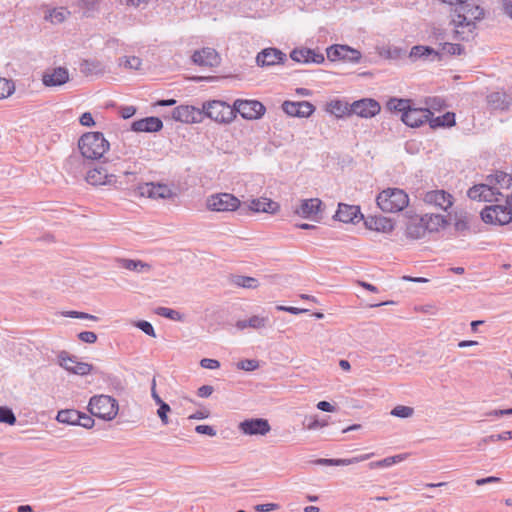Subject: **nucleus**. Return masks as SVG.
I'll return each instance as SVG.
<instances>
[{"mask_svg": "<svg viewBox=\"0 0 512 512\" xmlns=\"http://www.w3.org/2000/svg\"><path fill=\"white\" fill-rule=\"evenodd\" d=\"M449 7V25L453 39L471 41L477 35L478 23L485 19V9L470 0H438Z\"/></svg>", "mask_w": 512, "mask_h": 512, "instance_id": "f257e3e1", "label": "nucleus"}, {"mask_svg": "<svg viewBox=\"0 0 512 512\" xmlns=\"http://www.w3.org/2000/svg\"><path fill=\"white\" fill-rule=\"evenodd\" d=\"M78 147L85 159L97 160L109 149V142L101 132H87L80 137Z\"/></svg>", "mask_w": 512, "mask_h": 512, "instance_id": "f03ea898", "label": "nucleus"}, {"mask_svg": "<svg viewBox=\"0 0 512 512\" xmlns=\"http://www.w3.org/2000/svg\"><path fill=\"white\" fill-rule=\"evenodd\" d=\"M376 202L383 212L397 213L408 207L409 196L400 188H387L378 194Z\"/></svg>", "mask_w": 512, "mask_h": 512, "instance_id": "7ed1b4c3", "label": "nucleus"}, {"mask_svg": "<svg viewBox=\"0 0 512 512\" xmlns=\"http://www.w3.org/2000/svg\"><path fill=\"white\" fill-rule=\"evenodd\" d=\"M88 411L99 419L111 421L117 416L119 406L115 398L101 394L90 398Z\"/></svg>", "mask_w": 512, "mask_h": 512, "instance_id": "20e7f679", "label": "nucleus"}, {"mask_svg": "<svg viewBox=\"0 0 512 512\" xmlns=\"http://www.w3.org/2000/svg\"><path fill=\"white\" fill-rule=\"evenodd\" d=\"M203 118L208 117L216 122L227 123L232 119L233 109L230 105L220 100H211L203 103L201 112Z\"/></svg>", "mask_w": 512, "mask_h": 512, "instance_id": "39448f33", "label": "nucleus"}, {"mask_svg": "<svg viewBox=\"0 0 512 512\" xmlns=\"http://www.w3.org/2000/svg\"><path fill=\"white\" fill-rule=\"evenodd\" d=\"M480 216L484 223L493 225H505L512 220V212L505 205L486 206Z\"/></svg>", "mask_w": 512, "mask_h": 512, "instance_id": "423d86ee", "label": "nucleus"}, {"mask_svg": "<svg viewBox=\"0 0 512 512\" xmlns=\"http://www.w3.org/2000/svg\"><path fill=\"white\" fill-rule=\"evenodd\" d=\"M207 207L212 211H235L240 207V200L230 193L211 195L207 199Z\"/></svg>", "mask_w": 512, "mask_h": 512, "instance_id": "0eeeda50", "label": "nucleus"}, {"mask_svg": "<svg viewBox=\"0 0 512 512\" xmlns=\"http://www.w3.org/2000/svg\"><path fill=\"white\" fill-rule=\"evenodd\" d=\"M58 363L66 371L80 376L89 374L93 369L91 364L78 361L76 356L70 355L66 351H61L58 354Z\"/></svg>", "mask_w": 512, "mask_h": 512, "instance_id": "6e6552de", "label": "nucleus"}, {"mask_svg": "<svg viewBox=\"0 0 512 512\" xmlns=\"http://www.w3.org/2000/svg\"><path fill=\"white\" fill-rule=\"evenodd\" d=\"M233 107L243 118L249 120L261 118L266 111L265 106L257 100L237 99Z\"/></svg>", "mask_w": 512, "mask_h": 512, "instance_id": "1a4fd4ad", "label": "nucleus"}, {"mask_svg": "<svg viewBox=\"0 0 512 512\" xmlns=\"http://www.w3.org/2000/svg\"><path fill=\"white\" fill-rule=\"evenodd\" d=\"M381 110L380 104L372 98L356 100L349 105V114H355L362 118H372Z\"/></svg>", "mask_w": 512, "mask_h": 512, "instance_id": "9d476101", "label": "nucleus"}, {"mask_svg": "<svg viewBox=\"0 0 512 512\" xmlns=\"http://www.w3.org/2000/svg\"><path fill=\"white\" fill-rule=\"evenodd\" d=\"M327 58L330 61L343 60L351 63H358L361 53L347 45H332L327 48Z\"/></svg>", "mask_w": 512, "mask_h": 512, "instance_id": "9b49d317", "label": "nucleus"}, {"mask_svg": "<svg viewBox=\"0 0 512 512\" xmlns=\"http://www.w3.org/2000/svg\"><path fill=\"white\" fill-rule=\"evenodd\" d=\"M286 61V54L274 47L262 49L256 56V63L260 67H271L284 64Z\"/></svg>", "mask_w": 512, "mask_h": 512, "instance_id": "f8f14e48", "label": "nucleus"}, {"mask_svg": "<svg viewBox=\"0 0 512 512\" xmlns=\"http://www.w3.org/2000/svg\"><path fill=\"white\" fill-rule=\"evenodd\" d=\"M172 118L183 123H200L203 120V111L192 105H180L173 109Z\"/></svg>", "mask_w": 512, "mask_h": 512, "instance_id": "ddd939ff", "label": "nucleus"}, {"mask_svg": "<svg viewBox=\"0 0 512 512\" xmlns=\"http://www.w3.org/2000/svg\"><path fill=\"white\" fill-rule=\"evenodd\" d=\"M433 113L429 108H412L408 111H404L401 115V120L410 127H420L424 123L428 122Z\"/></svg>", "mask_w": 512, "mask_h": 512, "instance_id": "4468645a", "label": "nucleus"}, {"mask_svg": "<svg viewBox=\"0 0 512 512\" xmlns=\"http://www.w3.org/2000/svg\"><path fill=\"white\" fill-rule=\"evenodd\" d=\"M240 431L245 435H266L271 427L264 418L246 419L239 424Z\"/></svg>", "mask_w": 512, "mask_h": 512, "instance_id": "2eb2a0df", "label": "nucleus"}, {"mask_svg": "<svg viewBox=\"0 0 512 512\" xmlns=\"http://www.w3.org/2000/svg\"><path fill=\"white\" fill-rule=\"evenodd\" d=\"M139 189L141 195L152 199H170L175 196L172 189L162 183H145Z\"/></svg>", "mask_w": 512, "mask_h": 512, "instance_id": "dca6fc26", "label": "nucleus"}, {"mask_svg": "<svg viewBox=\"0 0 512 512\" xmlns=\"http://www.w3.org/2000/svg\"><path fill=\"white\" fill-rule=\"evenodd\" d=\"M425 216H408V222L406 224V236L411 239H420L423 238L428 230V226L426 224Z\"/></svg>", "mask_w": 512, "mask_h": 512, "instance_id": "f3484780", "label": "nucleus"}, {"mask_svg": "<svg viewBox=\"0 0 512 512\" xmlns=\"http://www.w3.org/2000/svg\"><path fill=\"white\" fill-rule=\"evenodd\" d=\"M191 58L193 63L203 67H216L220 63V57L218 53L215 49L210 47L196 50Z\"/></svg>", "mask_w": 512, "mask_h": 512, "instance_id": "a211bd4d", "label": "nucleus"}, {"mask_svg": "<svg viewBox=\"0 0 512 512\" xmlns=\"http://www.w3.org/2000/svg\"><path fill=\"white\" fill-rule=\"evenodd\" d=\"M290 58L297 63H315L322 64L325 61L323 54L315 52V50L301 47L295 48L290 52Z\"/></svg>", "mask_w": 512, "mask_h": 512, "instance_id": "6ab92c4d", "label": "nucleus"}, {"mask_svg": "<svg viewBox=\"0 0 512 512\" xmlns=\"http://www.w3.org/2000/svg\"><path fill=\"white\" fill-rule=\"evenodd\" d=\"M424 202L434 205L444 211L450 208L453 204L452 195L444 190H431L425 193Z\"/></svg>", "mask_w": 512, "mask_h": 512, "instance_id": "aec40b11", "label": "nucleus"}, {"mask_svg": "<svg viewBox=\"0 0 512 512\" xmlns=\"http://www.w3.org/2000/svg\"><path fill=\"white\" fill-rule=\"evenodd\" d=\"M334 217L343 223H355L362 219L363 215L359 206L339 203Z\"/></svg>", "mask_w": 512, "mask_h": 512, "instance_id": "412c9836", "label": "nucleus"}, {"mask_svg": "<svg viewBox=\"0 0 512 512\" xmlns=\"http://www.w3.org/2000/svg\"><path fill=\"white\" fill-rule=\"evenodd\" d=\"M69 73L64 67H57L51 71L44 72L42 82L47 87L61 86L68 82Z\"/></svg>", "mask_w": 512, "mask_h": 512, "instance_id": "4be33fe9", "label": "nucleus"}, {"mask_svg": "<svg viewBox=\"0 0 512 512\" xmlns=\"http://www.w3.org/2000/svg\"><path fill=\"white\" fill-rule=\"evenodd\" d=\"M85 179L89 184L98 186L111 184L115 180V176L109 174L106 168L100 166L88 170Z\"/></svg>", "mask_w": 512, "mask_h": 512, "instance_id": "5701e85b", "label": "nucleus"}, {"mask_svg": "<svg viewBox=\"0 0 512 512\" xmlns=\"http://www.w3.org/2000/svg\"><path fill=\"white\" fill-rule=\"evenodd\" d=\"M162 128L161 119L154 116L136 120L131 125V130L135 132H158Z\"/></svg>", "mask_w": 512, "mask_h": 512, "instance_id": "b1692460", "label": "nucleus"}, {"mask_svg": "<svg viewBox=\"0 0 512 512\" xmlns=\"http://www.w3.org/2000/svg\"><path fill=\"white\" fill-rule=\"evenodd\" d=\"M322 201L318 198L304 199L295 209V213L303 218H311L320 212Z\"/></svg>", "mask_w": 512, "mask_h": 512, "instance_id": "393cba45", "label": "nucleus"}, {"mask_svg": "<svg viewBox=\"0 0 512 512\" xmlns=\"http://www.w3.org/2000/svg\"><path fill=\"white\" fill-rule=\"evenodd\" d=\"M487 102L492 109L508 110L512 105V97L504 91H495L487 96Z\"/></svg>", "mask_w": 512, "mask_h": 512, "instance_id": "a878e982", "label": "nucleus"}, {"mask_svg": "<svg viewBox=\"0 0 512 512\" xmlns=\"http://www.w3.org/2000/svg\"><path fill=\"white\" fill-rule=\"evenodd\" d=\"M372 454H365L356 456L350 459H328V458H319L314 460L312 463L321 466H348L354 463H359L365 461L371 457Z\"/></svg>", "mask_w": 512, "mask_h": 512, "instance_id": "bb28decb", "label": "nucleus"}, {"mask_svg": "<svg viewBox=\"0 0 512 512\" xmlns=\"http://www.w3.org/2000/svg\"><path fill=\"white\" fill-rule=\"evenodd\" d=\"M365 225L368 229L376 230L379 232H391L394 229L393 222L386 217H368L365 220Z\"/></svg>", "mask_w": 512, "mask_h": 512, "instance_id": "cd10ccee", "label": "nucleus"}, {"mask_svg": "<svg viewBox=\"0 0 512 512\" xmlns=\"http://www.w3.org/2000/svg\"><path fill=\"white\" fill-rule=\"evenodd\" d=\"M278 209V203L267 198L253 199L249 205V210L252 212L275 213Z\"/></svg>", "mask_w": 512, "mask_h": 512, "instance_id": "c85d7f7f", "label": "nucleus"}, {"mask_svg": "<svg viewBox=\"0 0 512 512\" xmlns=\"http://www.w3.org/2000/svg\"><path fill=\"white\" fill-rule=\"evenodd\" d=\"M117 263L122 268L138 273L148 272L151 270V265L141 260L119 258L117 259Z\"/></svg>", "mask_w": 512, "mask_h": 512, "instance_id": "c756f323", "label": "nucleus"}, {"mask_svg": "<svg viewBox=\"0 0 512 512\" xmlns=\"http://www.w3.org/2000/svg\"><path fill=\"white\" fill-rule=\"evenodd\" d=\"M84 159L82 155H71L65 163L66 171L74 177H77L78 174H82L84 170Z\"/></svg>", "mask_w": 512, "mask_h": 512, "instance_id": "7c9ffc66", "label": "nucleus"}, {"mask_svg": "<svg viewBox=\"0 0 512 512\" xmlns=\"http://www.w3.org/2000/svg\"><path fill=\"white\" fill-rule=\"evenodd\" d=\"M436 51L439 52L436 58L440 60L443 55H461L464 51V47L458 43L440 42L439 49Z\"/></svg>", "mask_w": 512, "mask_h": 512, "instance_id": "2f4dec72", "label": "nucleus"}, {"mask_svg": "<svg viewBox=\"0 0 512 512\" xmlns=\"http://www.w3.org/2000/svg\"><path fill=\"white\" fill-rule=\"evenodd\" d=\"M429 125L431 128L439 127H451L455 125V114L452 112H446L445 114L438 117H430Z\"/></svg>", "mask_w": 512, "mask_h": 512, "instance_id": "473e14b6", "label": "nucleus"}, {"mask_svg": "<svg viewBox=\"0 0 512 512\" xmlns=\"http://www.w3.org/2000/svg\"><path fill=\"white\" fill-rule=\"evenodd\" d=\"M267 322H268L267 317H260V316L255 315V316H252L251 318H249L248 320L237 321L236 327L239 330H244L248 327L254 328V329H259V328L265 327Z\"/></svg>", "mask_w": 512, "mask_h": 512, "instance_id": "72a5a7b5", "label": "nucleus"}, {"mask_svg": "<svg viewBox=\"0 0 512 512\" xmlns=\"http://www.w3.org/2000/svg\"><path fill=\"white\" fill-rule=\"evenodd\" d=\"M433 55L434 58L439 55V52L429 46L416 45L411 48L409 57L413 59H426Z\"/></svg>", "mask_w": 512, "mask_h": 512, "instance_id": "f704fd0d", "label": "nucleus"}, {"mask_svg": "<svg viewBox=\"0 0 512 512\" xmlns=\"http://www.w3.org/2000/svg\"><path fill=\"white\" fill-rule=\"evenodd\" d=\"M56 420L60 423L76 425L79 420V411L75 409L60 410L56 416Z\"/></svg>", "mask_w": 512, "mask_h": 512, "instance_id": "c9c22d12", "label": "nucleus"}, {"mask_svg": "<svg viewBox=\"0 0 512 512\" xmlns=\"http://www.w3.org/2000/svg\"><path fill=\"white\" fill-rule=\"evenodd\" d=\"M69 15L70 12L66 8L60 7L49 10L45 14L44 19L51 23L58 24L62 23Z\"/></svg>", "mask_w": 512, "mask_h": 512, "instance_id": "e433bc0d", "label": "nucleus"}, {"mask_svg": "<svg viewBox=\"0 0 512 512\" xmlns=\"http://www.w3.org/2000/svg\"><path fill=\"white\" fill-rule=\"evenodd\" d=\"M411 100L392 97L387 101L386 107L390 111L401 112L408 111L410 109Z\"/></svg>", "mask_w": 512, "mask_h": 512, "instance_id": "4c0bfd02", "label": "nucleus"}, {"mask_svg": "<svg viewBox=\"0 0 512 512\" xmlns=\"http://www.w3.org/2000/svg\"><path fill=\"white\" fill-rule=\"evenodd\" d=\"M100 1L101 0H79L77 7L82 12L83 16L89 17L99 10Z\"/></svg>", "mask_w": 512, "mask_h": 512, "instance_id": "58836bf2", "label": "nucleus"}, {"mask_svg": "<svg viewBox=\"0 0 512 512\" xmlns=\"http://www.w3.org/2000/svg\"><path fill=\"white\" fill-rule=\"evenodd\" d=\"M231 281L236 286L248 289L257 288L259 285V282L256 278L249 276L234 275L232 276Z\"/></svg>", "mask_w": 512, "mask_h": 512, "instance_id": "ea45409f", "label": "nucleus"}, {"mask_svg": "<svg viewBox=\"0 0 512 512\" xmlns=\"http://www.w3.org/2000/svg\"><path fill=\"white\" fill-rule=\"evenodd\" d=\"M455 230L465 232L470 229V216L467 213L455 214Z\"/></svg>", "mask_w": 512, "mask_h": 512, "instance_id": "a19ab883", "label": "nucleus"}, {"mask_svg": "<svg viewBox=\"0 0 512 512\" xmlns=\"http://www.w3.org/2000/svg\"><path fill=\"white\" fill-rule=\"evenodd\" d=\"M446 220L443 215H431L426 217V224L428 226L429 232L437 231L439 227H444L446 225Z\"/></svg>", "mask_w": 512, "mask_h": 512, "instance_id": "79ce46f5", "label": "nucleus"}, {"mask_svg": "<svg viewBox=\"0 0 512 512\" xmlns=\"http://www.w3.org/2000/svg\"><path fill=\"white\" fill-rule=\"evenodd\" d=\"M15 91V85L12 80L0 77V99L12 95Z\"/></svg>", "mask_w": 512, "mask_h": 512, "instance_id": "37998d69", "label": "nucleus"}, {"mask_svg": "<svg viewBox=\"0 0 512 512\" xmlns=\"http://www.w3.org/2000/svg\"><path fill=\"white\" fill-rule=\"evenodd\" d=\"M119 65L132 70H139L142 65V60L137 56H125L119 59Z\"/></svg>", "mask_w": 512, "mask_h": 512, "instance_id": "c03bdc74", "label": "nucleus"}, {"mask_svg": "<svg viewBox=\"0 0 512 512\" xmlns=\"http://www.w3.org/2000/svg\"><path fill=\"white\" fill-rule=\"evenodd\" d=\"M507 439H512V430L504 431L500 434H492V435L486 436L480 440L478 445H479V447H481L482 445H485L487 443L502 441V440H507Z\"/></svg>", "mask_w": 512, "mask_h": 512, "instance_id": "a18cd8bd", "label": "nucleus"}, {"mask_svg": "<svg viewBox=\"0 0 512 512\" xmlns=\"http://www.w3.org/2000/svg\"><path fill=\"white\" fill-rule=\"evenodd\" d=\"M484 189L482 193V201L484 202H492L494 200H497V196L501 195L498 188L491 186L490 184H483Z\"/></svg>", "mask_w": 512, "mask_h": 512, "instance_id": "49530a36", "label": "nucleus"}, {"mask_svg": "<svg viewBox=\"0 0 512 512\" xmlns=\"http://www.w3.org/2000/svg\"><path fill=\"white\" fill-rule=\"evenodd\" d=\"M155 313L159 316H162V317H165V318H168L171 320H175V321H179L182 318V315L180 314V312L173 310L171 308H167V307H157L155 309Z\"/></svg>", "mask_w": 512, "mask_h": 512, "instance_id": "de8ad7c7", "label": "nucleus"}, {"mask_svg": "<svg viewBox=\"0 0 512 512\" xmlns=\"http://www.w3.org/2000/svg\"><path fill=\"white\" fill-rule=\"evenodd\" d=\"M414 413V409L409 406L398 405L391 410V415L399 418L411 417Z\"/></svg>", "mask_w": 512, "mask_h": 512, "instance_id": "09e8293b", "label": "nucleus"}, {"mask_svg": "<svg viewBox=\"0 0 512 512\" xmlns=\"http://www.w3.org/2000/svg\"><path fill=\"white\" fill-rule=\"evenodd\" d=\"M16 422V417L12 409L2 406L0 407V423L13 425Z\"/></svg>", "mask_w": 512, "mask_h": 512, "instance_id": "8fccbe9b", "label": "nucleus"}, {"mask_svg": "<svg viewBox=\"0 0 512 512\" xmlns=\"http://www.w3.org/2000/svg\"><path fill=\"white\" fill-rule=\"evenodd\" d=\"M299 118L309 117L314 111L315 107L308 101H298Z\"/></svg>", "mask_w": 512, "mask_h": 512, "instance_id": "3c124183", "label": "nucleus"}, {"mask_svg": "<svg viewBox=\"0 0 512 512\" xmlns=\"http://www.w3.org/2000/svg\"><path fill=\"white\" fill-rule=\"evenodd\" d=\"M496 185H499L501 188H509L512 184V176L502 171L496 172Z\"/></svg>", "mask_w": 512, "mask_h": 512, "instance_id": "603ef678", "label": "nucleus"}, {"mask_svg": "<svg viewBox=\"0 0 512 512\" xmlns=\"http://www.w3.org/2000/svg\"><path fill=\"white\" fill-rule=\"evenodd\" d=\"M259 367V362L255 359H244L237 363V368L244 371H254Z\"/></svg>", "mask_w": 512, "mask_h": 512, "instance_id": "864d4df0", "label": "nucleus"}, {"mask_svg": "<svg viewBox=\"0 0 512 512\" xmlns=\"http://www.w3.org/2000/svg\"><path fill=\"white\" fill-rule=\"evenodd\" d=\"M282 109L289 116L299 117V108L297 106V102L284 101L282 104Z\"/></svg>", "mask_w": 512, "mask_h": 512, "instance_id": "5fc2aeb1", "label": "nucleus"}, {"mask_svg": "<svg viewBox=\"0 0 512 512\" xmlns=\"http://www.w3.org/2000/svg\"><path fill=\"white\" fill-rule=\"evenodd\" d=\"M158 406L157 415L161 419L162 424L167 425L169 423L168 413L171 408L166 402H161Z\"/></svg>", "mask_w": 512, "mask_h": 512, "instance_id": "6e6d98bb", "label": "nucleus"}, {"mask_svg": "<svg viewBox=\"0 0 512 512\" xmlns=\"http://www.w3.org/2000/svg\"><path fill=\"white\" fill-rule=\"evenodd\" d=\"M484 185L477 184L469 188L467 191V195L471 200L482 201V193H483Z\"/></svg>", "mask_w": 512, "mask_h": 512, "instance_id": "4d7b16f0", "label": "nucleus"}, {"mask_svg": "<svg viewBox=\"0 0 512 512\" xmlns=\"http://www.w3.org/2000/svg\"><path fill=\"white\" fill-rule=\"evenodd\" d=\"M135 326L139 328L141 331H143L146 335L151 337H156L154 327L152 324L145 320H140L136 322Z\"/></svg>", "mask_w": 512, "mask_h": 512, "instance_id": "13d9d810", "label": "nucleus"}, {"mask_svg": "<svg viewBox=\"0 0 512 512\" xmlns=\"http://www.w3.org/2000/svg\"><path fill=\"white\" fill-rule=\"evenodd\" d=\"M95 424L94 419L85 413L79 411V420L76 425L82 426L86 429H91Z\"/></svg>", "mask_w": 512, "mask_h": 512, "instance_id": "bf43d9fd", "label": "nucleus"}, {"mask_svg": "<svg viewBox=\"0 0 512 512\" xmlns=\"http://www.w3.org/2000/svg\"><path fill=\"white\" fill-rule=\"evenodd\" d=\"M426 108L441 109L444 106V100L439 97H429L425 101Z\"/></svg>", "mask_w": 512, "mask_h": 512, "instance_id": "052dcab7", "label": "nucleus"}, {"mask_svg": "<svg viewBox=\"0 0 512 512\" xmlns=\"http://www.w3.org/2000/svg\"><path fill=\"white\" fill-rule=\"evenodd\" d=\"M79 340L84 343L93 344L97 341V335L91 331H83L78 334Z\"/></svg>", "mask_w": 512, "mask_h": 512, "instance_id": "680f3d73", "label": "nucleus"}, {"mask_svg": "<svg viewBox=\"0 0 512 512\" xmlns=\"http://www.w3.org/2000/svg\"><path fill=\"white\" fill-rule=\"evenodd\" d=\"M108 384L110 387H112L116 391H123L124 385L121 381V379L117 376H109L108 377Z\"/></svg>", "mask_w": 512, "mask_h": 512, "instance_id": "e2e57ef3", "label": "nucleus"}, {"mask_svg": "<svg viewBox=\"0 0 512 512\" xmlns=\"http://www.w3.org/2000/svg\"><path fill=\"white\" fill-rule=\"evenodd\" d=\"M393 464H395V458H391V457H387V458H384L382 460H379V461H376V462H371L369 464L370 468H375V467H390L392 466Z\"/></svg>", "mask_w": 512, "mask_h": 512, "instance_id": "0e129e2a", "label": "nucleus"}, {"mask_svg": "<svg viewBox=\"0 0 512 512\" xmlns=\"http://www.w3.org/2000/svg\"><path fill=\"white\" fill-rule=\"evenodd\" d=\"M200 365L205 369H217L220 367V362L215 359L203 358L200 361Z\"/></svg>", "mask_w": 512, "mask_h": 512, "instance_id": "69168bd1", "label": "nucleus"}, {"mask_svg": "<svg viewBox=\"0 0 512 512\" xmlns=\"http://www.w3.org/2000/svg\"><path fill=\"white\" fill-rule=\"evenodd\" d=\"M195 431L199 434H204L211 437L216 435V430L210 425H198L196 426Z\"/></svg>", "mask_w": 512, "mask_h": 512, "instance_id": "338daca9", "label": "nucleus"}, {"mask_svg": "<svg viewBox=\"0 0 512 512\" xmlns=\"http://www.w3.org/2000/svg\"><path fill=\"white\" fill-rule=\"evenodd\" d=\"M80 123H81V125L87 126V127L93 126L95 124L93 116L90 112H85L81 115Z\"/></svg>", "mask_w": 512, "mask_h": 512, "instance_id": "774afa93", "label": "nucleus"}]
</instances>
